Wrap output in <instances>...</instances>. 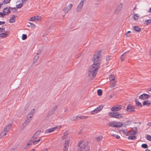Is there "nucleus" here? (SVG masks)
<instances>
[{
  "label": "nucleus",
  "mask_w": 151,
  "mask_h": 151,
  "mask_svg": "<svg viewBox=\"0 0 151 151\" xmlns=\"http://www.w3.org/2000/svg\"><path fill=\"white\" fill-rule=\"evenodd\" d=\"M69 133V132L68 131H65L63 133V136L62 137V139L63 140L67 138H68L67 137Z\"/></svg>",
  "instance_id": "obj_19"
},
{
  "label": "nucleus",
  "mask_w": 151,
  "mask_h": 151,
  "mask_svg": "<svg viewBox=\"0 0 151 151\" xmlns=\"http://www.w3.org/2000/svg\"><path fill=\"white\" fill-rule=\"evenodd\" d=\"M29 107V106L28 105H26L24 108L25 110H27L28 109Z\"/></svg>",
  "instance_id": "obj_51"
},
{
  "label": "nucleus",
  "mask_w": 151,
  "mask_h": 151,
  "mask_svg": "<svg viewBox=\"0 0 151 151\" xmlns=\"http://www.w3.org/2000/svg\"><path fill=\"white\" fill-rule=\"evenodd\" d=\"M124 133L127 136H128L130 135V132L124 130L123 131Z\"/></svg>",
  "instance_id": "obj_41"
},
{
  "label": "nucleus",
  "mask_w": 151,
  "mask_h": 151,
  "mask_svg": "<svg viewBox=\"0 0 151 151\" xmlns=\"http://www.w3.org/2000/svg\"><path fill=\"white\" fill-rule=\"evenodd\" d=\"M111 57V56H108L107 57H106V60L107 61L109 60L110 59Z\"/></svg>",
  "instance_id": "obj_50"
},
{
  "label": "nucleus",
  "mask_w": 151,
  "mask_h": 151,
  "mask_svg": "<svg viewBox=\"0 0 151 151\" xmlns=\"http://www.w3.org/2000/svg\"><path fill=\"white\" fill-rule=\"evenodd\" d=\"M73 6V5L72 4H70L67 7H64L63 9V11L65 14L67 13L71 9Z\"/></svg>",
  "instance_id": "obj_10"
},
{
  "label": "nucleus",
  "mask_w": 151,
  "mask_h": 151,
  "mask_svg": "<svg viewBox=\"0 0 151 151\" xmlns=\"http://www.w3.org/2000/svg\"><path fill=\"white\" fill-rule=\"evenodd\" d=\"M85 2V0H81L79 4H78L76 8V12H78L80 11L82 8Z\"/></svg>",
  "instance_id": "obj_8"
},
{
  "label": "nucleus",
  "mask_w": 151,
  "mask_h": 151,
  "mask_svg": "<svg viewBox=\"0 0 151 151\" xmlns=\"http://www.w3.org/2000/svg\"><path fill=\"white\" fill-rule=\"evenodd\" d=\"M123 124L119 122H115V127L120 128L122 126Z\"/></svg>",
  "instance_id": "obj_13"
},
{
  "label": "nucleus",
  "mask_w": 151,
  "mask_h": 151,
  "mask_svg": "<svg viewBox=\"0 0 151 151\" xmlns=\"http://www.w3.org/2000/svg\"><path fill=\"white\" fill-rule=\"evenodd\" d=\"M85 151H89L90 150V148L88 146H87L86 148H85Z\"/></svg>",
  "instance_id": "obj_54"
},
{
  "label": "nucleus",
  "mask_w": 151,
  "mask_h": 151,
  "mask_svg": "<svg viewBox=\"0 0 151 151\" xmlns=\"http://www.w3.org/2000/svg\"><path fill=\"white\" fill-rule=\"evenodd\" d=\"M102 91L101 89H99L97 90V92L98 95L99 96H101L102 95Z\"/></svg>",
  "instance_id": "obj_33"
},
{
  "label": "nucleus",
  "mask_w": 151,
  "mask_h": 151,
  "mask_svg": "<svg viewBox=\"0 0 151 151\" xmlns=\"http://www.w3.org/2000/svg\"><path fill=\"white\" fill-rule=\"evenodd\" d=\"M79 147L78 149V151H82L84 149L86 148V145L84 144L83 141H80L78 144Z\"/></svg>",
  "instance_id": "obj_5"
},
{
  "label": "nucleus",
  "mask_w": 151,
  "mask_h": 151,
  "mask_svg": "<svg viewBox=\"0 0 151 151\" xmlns=\"http://www.w3.org/2000/svg\"><path fill=\"white\" fill-rule=\"evenodd\" d=\"M126 52H125L124 53H123L122 55V56H126Z\"/></svg>",
  "instance_id": "obj_62"
},
{
  "label": "nucleus",
  "mask_w": 151,
  "mask_h": 151,
  "mask_svg": "<svg viewBox=\"0 0 151 151\" xmlns=\"http://www.w3.org/2000/svg\"><path fill=\"white\" fill-rule=\"evenodd\" d=\"M31 120V118H30L29 117H28V115H27V117L26 120H27V121L29 122V123Z\"/></svg>",
  "instance_id": "obj_48"
},
{
  "label": "nucleus",
  "mask_w": 151,
  "mask_h": 151,
  "mask_svg": "<svg viewBox=\"0 0 151 151\" xmlns=\"http://www.w3.org/2000/svg\"><path fill=\"white\" fill-rule=\"evenodd\" d=\"M103 106L102 105H101L99 106L96 108L95 109L93 110L91 112V114H95L101 111L103 109Z\"/></svg>",
  "instance_id": "obj_6"
},
{
  "label": "nucleus",
  "mask_w": 151,
  "mask_h": 151,
  "mask_svg": "<svg viewBox=\"0 0 151 151\" xmlns=\"http://www.w3.org/2000/svg\"><path fill=\"white\" fill-rule=\"evenodd\" d=\"M58 108V106H54L52 109L51 114H53L55 111Z\"/></svg>",
  "instance_id": "obj_29"
},
{
  "label": "nucleus",
  "mask_w": 151,
  "mask_h": 151,
  "mask_svg": "<svg viewBox=\"0 0 151 151\" xmlns=\"http://www.w3.org/2000/svg\"><path fill=\"white\" fill-rule=\"evenodd\" d=\"M48 32H47V33H45L43 35H42V36L43 37H45V36L46 35H47L48 34Z\"/></svg>",
  "instance_id": "obj_63"
},
{
  "label": "nucleus",
  "mask_w": 151,
  "mask_h": 151,
  "mask_svg": "<svg viewBox=\"0 0 151 151\" xmlns=\"http://www.w3.org/2000/svg\"><path fill=\"white\" fill-rule=\"evenodd\" d=\"M5 23V22L0 21V25L4 24Z\"/></svg>",
  "instance_id": "obj_59"
},
{
  "label": "nucleus",
  "mask_w": 151,
  "mask_h": 151,
  "mask_svg": "<svg viewBox=\"0 0 151 151\" xmlns=\"http://www.w3.org/2000/svg\"><path fill=\"white\" fill-rule=\"evenodd\" d=\"M115 95L114 94H112L110 95V98H112L115 96Z\"/></svg>",
  "instance_id": "obj_58"
},
{
  "label": "nucleus",
  "mask_w": 151,
  "mask_h": 151,
  "mask_svg": "<svg viewBox=\"0 0 151 151\" xmlns=\"http://www.w3.org/2000/svg\"><path fill=\"white\" fill-rule=\"evenodd\" d=\"M139 17V15L138 14H134V15L133 19L135 20H137Z\"/></svg>",
  "instance_id": "obj_27"
},
{
  "label": "nucleus",
  "mask_w": 151,
  "mask_h": 151,
  "mask_svg": "<svg viewBox=\"0 0 151 151\" xmlns=\"http://www.w3.org/2000/svg\"><path fill=\"white\" fill-rule=\"evenodd\" d=\"M133 29L135 31L139 32L141 31V29L138 26H134L133 27Z\"/></svg>",
  "instance_id": "obj_24"
},
{
  "label": "nucleus",
  "mask_w": 151,
  "mask_h": 151,
  "mask_svg": "<svg viewBox=\"0 0 151 151\" xmlns=\"http://www.w3.org/2000/svg\"><path fill=\"white\" fill-rule=\"evenodd\" d=\"M131 31H128L125 34V35L127 37H129L130 36V35L129 34L131 33Z\"/></svg>",
  "instance_id": "obj_43"
},
{
  "label": "nucleus",
  "mask_w": 151,
  "mask_h": 151,
  "mask_svg": "<svg viewBox=\"0 0 151 151\" xmlns=\"http://www.w3.org/2000/svg\"><path fill=\"white\" fill-rule=\"evenodd\" d=\"M57 128V127H55L52 128H51L45 131V132L47 133H50L53 131L55 129Z\"/></svg>",
  "instance_id": "obj_16"
},
{
  "label": "nucleus",
  "mask_w": 151,
  "mask_h": 151,
  "mask_svg": "<svg viewBox=\"0 0 151 151\" xmlns=\"http://www.w3.org/2000/svg\"><path fill=\"white\" fill-rule=\"evenodd\" d=\"M130 135H133L134 136L135 134H137V132L135 131L132 130L130 132Z\"/></svg>",
  "instance_id": "obj_31"
},
{
  "label": "nucleus",
  "mask_w": 151,
  "mask_h": 151,
  "mask_svg": "<svg viewBox=\"0 0 151 151\" xmlns=\"http://www.w3.org/2000/svg\"><path fill=\"white\" fill-rule=\"evenodd\" d=\"M68 147H69V146H68V145H64L63 148L68 149Z\"/></svg>",
  "instance_id": "obj_57"
},
{
  "label": "nucleus",
  "mask_w": 151,
  "mask_h": 151,
  "mask_svg": "<svg viewBox=\"0 0 151 151\" xmlns=\"http://www.w3.org/2000/svg\"><path fill=\"white\" fill-rule=\"evenodd\" d=\"M17 16L16 15H13L12 16V17H11L9 20V22L10 23H13L14 22L15 20V18Z\"/></svg>",
  "instance_id": "obj_14"
},
{
  "label": "nucleus",
  "mask_w": 151,
  "mask_h": 151,
  "mask_svg": "<svg viewBox=\"0 0 151 151\" xmlns=\"http://www.w3.org/2000/svg\"><path fill=\"white\" fill-rule=\"evenodd\" d=\"M122 7V4H120L116 8L115 10V14H118L120 12Z\"/></svg>",
  "instance_id": "obj_11"
},
{
  "label": "nucleus",
  "mask_w": 151,
  "mask_h": 151,
  "mask_svg": "<svg viewBox=\"0 0 151 151\" xmlns=\"http://www.w3.org/2000/svg\"><path fill=\"white\" fill-rule=\"evenodd\" d=\"M130 122L129 121H127V122H126L125 123V125H127L129 124H130Z\"/></svg>",
  "instance_id": "obj_55"
},
{
  "label": "nucleus",
  "mask_w": 151,
  "mask_h": 151,
  "mask_svg": "<svg viewBox=\"0 0 151 151\" xmlns=\"http://www.w3.org/2000/svg\"><path fill=\"white\" fill-rule=\"evenodd\" d=\"M151 103V101H145L143 102V106H149Z\"/></svg>",
  "instance_id": "obj_18"
},
{
  "label": "nucleus",
  "mask_w": 151,
  "mask_h": 151,
  "mask_svg": "<svg viewBox=\"0 0 151 151\" xmlns=\"http://www.w3.org/2000/svg\"><path fill=\"white\" fill-rule=\"evenodd\" d=\"M88 117V116H82V119H86V118H87Z\"/></svg>",
  "instance_id": "obj_53"
},
{
  "label": "nucleus",
  "mask_w": 151,
  "mask_h": 151,
  "mask_svg": "<svg viewBox=\"0 0 151 151\" xmlns=\"http://www.w3.org/2000/svg\"><path fill=\"white\" fill-rule=\"evenodd\" d=\"M150 97V96L149 95L146 93H143L139 96V98L142 100H144L149 98Z\"/></svg>",
  "instance_id": "obj_9"
},
{
  "label": "nucleus",
  "mask_w": 151,
  "mask_h": 151,
  "mask_svg": "<svg viewBox=\"0 0 151 151\" xmlns=\"http://www.w3.org/2000/svg\"><path fill=\"white\" fill-rule=\"evenodd\" d=\"M38 20V16H36L30 18V20L31 21H33L35 20Z\"/></svg>",
  "instance_id": "obj_32"
},
{
  "label": "nucleus",
  "mask_w": 151,
  "mask_h": 151,
  "mask_svg": "<svg viewBox=\"0 0 151 151\" xmlns=\"http://www.w3.org/2000/svg\"><path fill=\"white\" fill-rule=\"evenodd\" d=\"M101 54V51H99L94 55L93 59V63L89 68L88 75L89 77H91V79H93L96 75L97 70L100 67V57Z\"/></svg>",
  "instance_id": "obj_1"
},
{
  "label": "nucleus",
  "mask_w": 151,
  "mask_h": 151,
  "mask_svg": "<svg viewBox=\"0 0 151 151\" xmlns=\"http://www.w3.org/2000/svg\"><path fill=\"white\" fill-rule=\"evenodd\" d=\"M4 28H1L0 27V32H2L4 31L5 30Z\"/></svg>",
  "instance_id": "obj_52"
},
{
  "label": "nucleus",
  "mask_w": 151,
  "mask_h": 151,
  "mask_svg": "<svg viewBox=\"0 0 151 151\" xmlns=\"http://www.w3.org/2000/svg\"><path fill=\"white\" fill-rule=\"evenodd\" d=\"M108 115L111 117H113L117 119L122 118V117L121 114L118 112H109Z\"/></svg>",
  "instance_id": "obj_3"
},
{
  "label": "nucleus",
  "mask_w": 151,
  "mask_h": 151,
  "mask_svg": "<svg viewBox=\"0 0 151 151\" xmlns=\"http://www.w3.org/2000/svg\"><path fill=\"white\" fill-rule=\"evenodd\" d=\"M151 22V19H147L145 21L144 24H145L146 25H148Z\"/></svg>",
  "instance_id": "obj_26"
},
{
  "label": "nucleus",
  "mask_w": 151,
  "mask_h": 151,
  "mask_svg": "<svg viewBox=\"0 0 151 151\" xmlns=\"http://www.w3.org/2000/svg\"><path fill=\"white\" fill-rule=\"evenodd\" d=\"M108 125L110 127H115V122H111L109 123Z\"/></svg>",
  "instance_id": "obj_25"
},
{
  "label": "nucleus",
  "mask_w": 151,
  "mask_h": 151,
  "mask_svg": "<svg viewBox=\"0 0 151 151\" xmlns=\"http://www.w3.org/2000/svg\"><path fill=\"white\" fill-rule=\"evenodd\" d=\"M78 118V116H75L73 117L71 119V121H76V120Z\"/></svg>",
  "instance_id": "obj_45"
},
{
  "label": "nucleus",
  "mask_w": 151,
  "mask_h": 151,
  "mask_svg": "<svg viewBox=\"0 0 151 151\" xmlns=\"http://www.w3.org/2000/svg\"><path fill=\"white\" fill-rule=\"evenodd\" d=\"M69 142H70L69 139H67V140H65V142L64 145L69 146Z\"/></svg>",
  "instance_id": "obj_40"
},
{
  "label": "nucleus",
  "mask_w": 151,
  "mask_h": 151,
  "mask_svg": "<svg viewBox=\"0 0 151 151\" xmlns=\"http://www.w3.org/2000/svg\"><path fill=\"white\" fill-rule=\"evenodd\" d=\"M116 79L110 81L111 86L112 87H114L116 85Z\"/></svg>",
  "instance_id": "obj_20"
},
{
  "label": "nucleus",
  "mask_w": 151,
  "mask_h": 151,
  "mask_svg": "<svg viewBox=\"0 0 151 151\" xmlns=\"http://www.w3.org/2000/svg\"><path fill=\"white\" fill-rule=\"evenodd\" d=\"M6 15V14L4 13L0 12V17H4L5 15Z\"/></svg>",
  "instance_id": "obj_47"
},
{
  "label": "nucleus",
  "mask_w": 151,
  "mask_h": 151,
  "mask_svg": "<svg viewBox=\"0 0 151 151\" xmlns=\"http://www.w3.org/2000/svg\"><path fill=\"white\" fill-rule=\"evenodd\" d=\"M109 79H110V81L113 80H114L115 79V77L113 75H111L109 76Z\"/></svg>",
  "instance_id": "obj_35"
},
{
  "label": "nucleus",
  "mask_w": 151,
  "mask_h": 151,
  "mask_svg": "<svg viewBox=\"0 0 151 151\" xmlns=\"http://www.w3.org/2000/svg\"><path fill=\"white\" fill-rule=\"evenodd\" d=\"M10 9L12 10L14 9L15 11H13L14 12H16L17 10V9L15 7H10L7 6L4 9L3 12L6 14V15H7L11 12Z\"/></svg>",
  "instance_id": "obj_4"
},
{
  "label": "nucleus",
  "mask_w": 151,
  "mask_h": 151,
  "mask_svg": "<svg viewBox=\"0 0 151 151\" xmlns=\"http://www.w3.org/2000/svg\"><path fill=\"white\" fill-rule=\"evenodd\" d=\"M2 33L0 34V37L2 38H4L8 36V35L6 33Z\"/></svg>",
  "instance_id": "obj_21"
},
{
  "label": "nucleus",
  "mask_w": 151,
  "mask_h": 151,
  "mask_svg": "<svg viewBox=\"0 0 151 151\" xmlns=\"http://www.w3.org/2000/svg\"><path fill=\"white\" fill-rule=\"evenodd\" d=\"M35 110L34 109H33L29 113L28 115V117H29L30 118H32L33 114L35 113Z\"/></svg>",
  "instance_id": "obj_23"
},
{
  "label": "nucleus",
  "mask_w": 151,
  "mask_h": 151,
  "mask_svg": "<svg viewBox=\"0 0 151 151\" xmlns=\"http://www.w3.org/2000/svg\"><path fill=\"white\" fill-rule=\"evenodd\" d=\"M146 137L147 140L149 141L151 140V136L147 134V135Z\"/></svg>",
  "instance_id": "obj_44"
},
{
  "label": "nucleus",
  "mask_w": 151,
  "mask_h": 151,
  "mask_svg": "<svg viewBox=\"0 0 151 151\" xmlns=\"http://www.w3.org/2000/svg\"><path fill=\"white\" fill-rule=\"evenodd\" d=\"M127 111L129 112H134L135 111L134 106L130 104H128L127 107Z\"/></svg>",
  "instance_id": "obj_7"
},
{
  "label": "nucleus",
  "mask_w": 151,
  "mask_h": 151,
  "mask_svg": "<svg viewBox=\"0 0 151 151\" xmlns=\"http://www.w3.org/2000/svg\"><path fill=\"white\" fill-rule=\"evenodd\" d=\"M29 123V122L27 121V120H25V122L23 123L22 125L21 126V129L22 130Z\"/></svg>",
  "instance_id": "obj_15"
},
{
  "label": "nucleus",
  "mask_w": 151,
  "mask_h": 151,
  "mask_svg": "<svg viewBox=\"0 0 151 151\" xmlns=\"http://www.w3.org/2000/svg\"><path fill=\"white\" fill-rule=\"evenodd\" d=\"M115 137H116V138L117 139H119L120 138V136L119 135H116V136Z\"/></svg>",
  "instance_id": "obj_61"
},
{
  "label": "nucleus",
  "mask_w": 151,
  "mask_h": 151,
  "mask_svg": "<svg viewBox=\"0 0 151 151\" xmlns=\"http://www.w3.org/2000/svg\"><path fill=\"white\" fill-rule=\"evenodd\" d=\"M11 1V0H4L2 3V4H8L10 3Z\"/></svg>",
  "instance_id": "obj_34"
},
{
  "label": "nucleus",
  "mask_w": 151,
  "mask_h": 151,
  "mask_svg": "<svg viewBox=\"0 0 151 151\" xmlns=\"http://www.w3.org/2000/svg\"><path fill=\"white\" fill-rule=\"evenodd\" d=\"M147 125L151 127V122H148L147 123Z\"/></svg>",
  "instance_id": "obj_56"
},
{
  "label": "nucleus",
  "mask_w": 151,
  "mask_h": 151,
  "mask_svg": "<svg viewBox=\"0 0 151 151\" xmlns=\"http://www.w3.org/2000/svg\"><path fill=\"white\" fill-rule=\"evenodd\" d=\"M103 138V137L102 136H100L99 137H97L96 138V139L98 141H100Z\"/></svg>",
  "instance_id": "obj_42"
},
{
  "label": "nucleus",
  "mask_w": 151,
  "mask_h": 151,
  "mask_svg": "<svg viewBox=\"0 0 151 151\" xmlns=\"http://www.w3.org/2000/svg\"><path fill=\"white\" fill-rule=\"evenodd\" d=\"M68 149L63 148V151H68Z\"/></svg>",
  "instance_id": "obj_64"
},
{
  "label": "nucleus",
  "mask_w": 151,
  "mask_h": 151,
  "mask_svg": "<svg viewBox=\"0 0 151 151\" xmlns=\"http://www.w3.org/2000/svg\"><path fill=\"white\" fill-rule=\"evenodd\" d=\"M23 3H21L20 4H19L16 5V7L17 9H19L21 8V7L23 6Z\"/></svg>",
  "instance_id": "obj_36"
},
{
  "label": "nucleus",
  "mask_w": 151,
  "mask_h": 151,
  "mask_svg": "<svg viewBox=\"0 0 151 151\" xmlns=\"http://www.w3.org/2000/svg\"><path fill=\"white\" fill-rule=\"evenodd\" d=\"M27 38V35L26 34H23L22 35V40H26Z\"/></svg>",
  "instance_id": "obj_39"
},
{
  "label": "nucleus",
  "mask_w": 151,
  "mask_h": 151,
  "mask_svg": "<svg viewBox=\"0 0 151 151\" xmlns=\"http://www.w3.org/2000/svg\"><path fill=\"white\" fill-rule=\"evenodd\" d=\"M126 58V56H122V55H121L120 57V59L122 61H124V60Z\"/></svg>",
  "instance_id": "obj_46"
},
{
  "label": "nucleus",
  "mask_w": 151,
  "mask_h": 151,
  "mask_svg": "<svg viewBox=\"0 0 151 151\" xmlns=\"http://www.w3.org/2000/svg\"><path fill=\"white\" fill-rule=\"evenodd\" d=\"M6 132H5L4 131L1 132L0 134V138H1L3 137L6 134Z\"/></svg>",
  "instance_id": "obj_30"
},
{
  "label": "nucleus",
  "mask_w": 151,
  "mask_h": 151,
  "mask_svg": "<svg viewBox=\"0 0 151 151\" xmlns=\"http://www.w3.org/2000/svg\"><path fill=\"white\" fill-rule=\"evenodd\" d=\"M37 132L34 134L33 137L31 138L30 139L28 142L27 145H29L32 144V143H33L34 145H35L38 143V140H36L38 138V133Z\"/></svg>",
  "instance_id": "obj_2"
},
{
  "label": "nucleus",
  "mask_w": 151,
  "mask_h": 151,
  "mask_svg": "<svg viewBox=\"0 0 151 151\" xmlns=\"http://www.w3.org/2000/svg\"><path fill=\"white\" fill-rule=\"evenodd\" d=\"M28 23L29 24L28 25L29 26V25H30V26L32 27H33L34 26V24H33L30 23V22H29Z\"/></svg>",
  "instance_id": "obj_49"
},
{
  "label": "nucleus",
  "mask_w": 151,
  "mask_h": 151,
  "mask_svg": "<svg viewBox=\"0 0 151 151\" xmlns=\"http://www.w3.org/2000/svg\"><path fill=\"white\" fill-rule=\"evenodd\" d=\"M39 50H40V52H42V51H43V47H41V48H40Z\"/></svg>",
  "instance_id": "obj_60"
},
{
  "label": "nucleus",
  "mask_w": 151,
  "mask_h": 151,
  "mask_svg": "<svg viewBox=\"0 0 151 151\" xmlns=\"http://www.w3.org/2000/svg\"><path fill=\"white\" fill-rule=\"evenodd\" d=\"M141 147L144 148H147L148 147L147 145L146 144H143L141 145Z\"/></svg>",
  "instance_id": "obj_38"
},
{
  "label": "nucleus",
  "mask_w": 151,
  "mask_h": 151,
  "mask_svg": "<svg viewBox=\"0 0 151 151\" xmlns=\"http://www.w3.org/2000/svg\"><path fill=\"white\" fill-rule=\"evenodd\" d=\"M128 139L130 140H135L137 139V136H129L128 137Z\"/></svg>",
  "instance_id": "obj_28"
},
{
  "label": "nucleus",
  "mask_w": 151,
  "mask_h": 151,
  "mask_svg": "<svg viewBox=\"0 0 151 151\" xmlns=\"http://www.w3.org/2000/svg\"><path fill=\"white\" fill-rule=\"evenodd\" d=\"M12 124H9L8 125L6 126L4 129V131L5 132H8L10 129L11 127Z\"/></svg>",
  "instance_id": "obj_17"
},
{
  "label": "nucleus",
  "mask_w": 151,
  "mask_h": 151,
  "mask_svg": "<svg viewBox=\"0 0 151 151\" xmlns=\"http://www.w3.org/2000/svg\"><path fill=\"white\" fill-rule=\"evenodd\" d=\"M135 101L136 104L137 106H139V107H142V105L141 104L138 100L137 99H135Z\"/></svg>",
  "instance_id": "obj_22"
},
{
  "label": "nucleus",
  "mask_w": 151,
  "mask_h": 151,
  "mask_svg": "<svg viewBox=\"0 0 151 151\" xmlns=\"http://www.w3.org/2000/svg\"><path fill=\"white\" fill-rule=\"evenodd\" d=\"M121 108V107L120 106H115L111 108V110L113 111H119Z\"/></svg>",
  "instance_id": "obj_12"
},
{
  "label": "nucleus",
  "mask_w": 151,
  "mask_h": 151,
  "mask_svg": "<svg viewBox=\"0 0 151 151\" xmlns=\"http://www.w3.org/2000/svg\"><path fill=\"white\" fill-rule=\"evenodd\" d=\"M38 59V56L37 55H36L34 58L33 61V63H35L37 62Z\"/></svg>",
  "instance_id": "obj_37"
}]
</instances>
